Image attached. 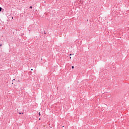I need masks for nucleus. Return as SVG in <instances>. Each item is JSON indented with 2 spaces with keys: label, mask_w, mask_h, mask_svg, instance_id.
<instances>
[{
  "label": "nucleus",
  "mask_w": 129,
  "mask_h": 129,
  "mask_svg": "<svg viewBox=\"0 0 129 129\" xmlns=\"http://www.w3.org/2000/svg\"><path fill=\"white\" fill-rule=\"evenodd\" d=\"M2 10H3V8H2V7H0V12H2Z\"/></svg>",
  "instance_id": "nucleus-1"
},
{
  "label": "nucleus",
  "mask_w": 129,
  "mask_h": 129,
  "mask_svg": "<svg viewBox=\"0 0 129 129\" xmlns=\"http://www.w3.org/2000/svg\"><path fill=\"white\" fill-rule=\"evenodd\" d=\"M29 9H33V7L30 6V7H29Z\"/></svg>",
  "instance_id": "nucleus-2"
},
{
  "label": "nucleus",
  "mask_w": 129,
  "mask_h": 129,
  "mask_svg": "<svg viewBox=\"0 0 129 129\" xmlns=\"http://www.w3.org/2000/svg\"><path fill=\"white\" fill-rule=\"evenodd\" d=\"M72 69H74V66L72 67Z\"/></svg>",
  "instance_id": "nucleus-3"
},
{
  "label": "nucleus",
  "mask_w": 129,
  "mask_h": 129,
  "mask_svg": "<svg viewBox=\"0 0 129 129\" xmlns=\"http://www.w3.org/2000/svg\"><path fill=\"white\" fill-rule=\"evenodd\" d=\"M38 114H39V115H41V113L39 112Z\"/></svg>",
  "instance_id": "nucleus-4"
},
{
  "label": "nucleus",
  "mask_w": 129,
  "mask_h": 129,
  "mask_svg": "<svg viewBox=\"0 0 129 129\" xmlns=\"http://www.w3.org/2000/svg\"><path fill=\"white\" fill-rule=\"evenodd\" d=\"M2 46H3V44H0V47H2Z\"/></svg>",
  "instance_id": "nucleus-5"
},
{
  "label": "nucleus",
  "mask_w": 129,
  "mask_h": 129,
  "mask_svg": "<svg viewBox=\"0 0 129 129\" xmlns=\"http://www.w3.org/2000/svg\"><path fill=\"white\" fill-rule=\"evenodd\" d=\"M15 79H13V80H12V82H13V81H15Z\"/></svg>",
  "instance_id": "nucleus-6"
},
{
  "label": "nucleus",
  "mask_w": 129,
  "mask_h": 129,
  "mask_svg": "<svg viewBox=\"0 0 129 129\" xmlns=\"http://www.w3.org/2000/svg\"><path fill=\"white\" fill-rule=\"evenodd\" d=\"M72 54H70V56H72Z\"/></svg>",
  "instance_id": "nucleus-7"
},
{
  "label": "nucleus",
  "mask_w": 129,
  "mask_h": 129,
  "mask_svg": "<svg viewBox=\"0 0 129 129\" xmlns=\"http://www.w3.org/2000/svg\"><path fill=\"white\" fill-rule=\"evenodd\" d=\"M12 19H14V17H12Z\"/></svg>",
  "instance_id": "nucleus-8"
},
{
  "label": "nucleus",
  "mask_w": 129,
  "mask_h": 129,
  "mask_svg": "<svg viewBox=\"0 0 129 129\" xmlns=\"http://www.w3.org/2000/svg\"><path fill=\"white\" fill-rule=\"evenodd\" d=\"M31 71H33V69H31Z\"/></svg>",
  "instance_id": "nucleus-9"
},
{
  "label": "nucleus",
  "mask_w": 129,
  "mask_h": 129,
  "mask_svg": "<svg viewBox=\"0 0 129 129\" xmlns=\"http://www.w3.org/2000/svg\"><path fill=\"white\" fill-rule=\"evenodd\" d=\"M70 59H71V57H70Z\"/></svg>",
  "instance_id": "nucleus-10"
},
{
  "label": "nucleus",
  "mask_w": 129,
  "mask_h": 129,
  "mask_svg": "<svg viewBox=\"0 0 129 129\" xmlns=\"http://www.w3.org/2000/svg\"><path fill=\"white\" fill-rule=\"evenodd\" d=\"M39 120H41V118H39Z\"/></svg>",
  "instance_id": "nucleus-11"
},
{
  "label": "nucleus",
  "mask_w": 129,
  "mask_h": 129,
  "mask_svg": "<svg viewBox=\"0 0 129 129\" xmlns=\"http://www.w3.org/2000/svg\"><path fill=\"white\" fill-rule=\"evenodd\" d=\"M12 84H14V83H12Z\"/></svg>",
  "instance_id": "nucleus-12"
}]
</instances>
